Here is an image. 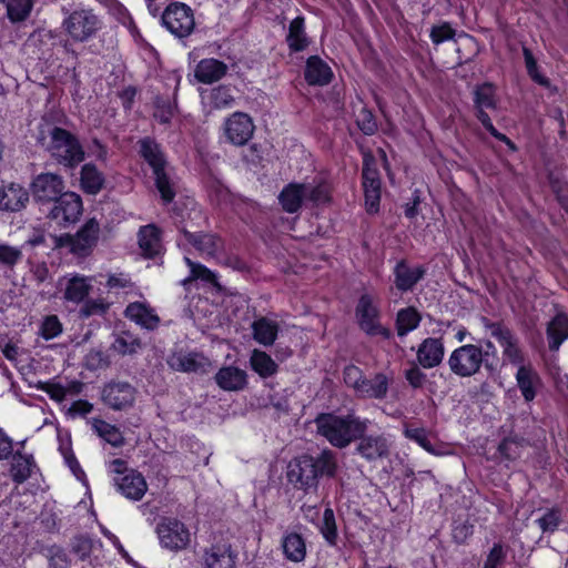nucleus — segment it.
Returning a JSON list of instances; mask_svg holds the SVG:
<instances>
[{
    "mask_svg": "<svg viewBox=\"0 0 568 568\" xmlns=\"http://www.w3.org/2000/svg\"><path fill=\"white\" fill-rule=\"evenodd\" d=\"M338 469L337 455L324 448L317 456L303 454L290 460L286 468L287 481L305 494H315L318 489L320 478L336 476Z\"/></svg>",
    "mask_w": 568,
    "mask_h": 568,
    "instance_id": "1",
    "label": "nucleus"
},
{
    "mask_svg": "<svg viewBox=\"0 0 568 568\" xmlns=\"http://www.w3.org/2000/svg\"><path fill=\"white\" fill-rule=\"evenodd\" d=\"M317 434L323 436L332 446L343 449L361 437L368 428L371 422L367 418L348 413L336 415L322 413L314 420Z\"/></svg>",
    "mask_w": 568,
    "mask_h": 568,
    "instance_id": "2",
    "label": "nucleus"
},
{
    "mask_svg": "<svg viewBox=\"0 0 568 568\" xmlns=\"http://www.w3.org/2000/svg\"><path fill=\"white\" fill-rule=\"evenodd\" d=\"M63 32L75 43H85L97 38L104 28V21L93 8L80 4L73 9L62 8Z\"/></svg>",
    "mask_w": 568,
    "mask_h": 568,
    "instance_id": "3",
    "label": "nucleus"
},
{
    "mask_svg": "<svg viewBox=\"0 0 568 568\" xmlns=\"http://www.w3.org/2000/svg\"><path fill=\"white\" fill-rule=\"evenodd\" d=\"M48 138L45 149L59 164L72 169L84 160V150L70 131L53 125L48 130Z\"/></svg>",
    "mask_w": 568,
    "mask_h": 568,
    "instance_id": "4",
    "label": "nucleus"
},
{
    "mask_svg": "<svg viewBox=\"0 0 568 568\" xmlns=\"http://www.w3.org/2000/svg\"><path fill=\"white\" fill-rule=\"evenodd\" d=\"M140 155L151 166L156 190L161 194L164 203H170L175 197L174 183L166 172L168 162L158 144L151 138H144L139 141Z\"/></svg>",
    "mask_w": 568,
    "mask_h": 568,
    "instance_id": "5",
    "label": "nucleus"
},
{
    "mask_svg": "<svg viewBox=\"0 0 568 568\" xmlns=\"http://www.w3.org/2000/svg\"><path fill=\"white\" fill-rule=\"evenodd\" d=\"M447 364L450 372L462 378L475 376L483 366L489 372L495 369L494 364L488 361V352H484V347L477 344H465L455 348Z\"/></svg>",
    "mask_w": 568,
    "mask_h": 568,
    "instance_id": "6",
    "label": "nucleus"
},
{
    "mask_svg": "<svg viewBox=\"0 0 568 568\" xmlns=\"http://www.w3.org/2000/svg\"><path fill=\"white\" fill-rule=\"evenodd\" d=\"M83 213V203L79 194L67 191L50 203L47 219L57 226L67 229L80 221Z\"/></svg>",
    "mask_w": 568,
    "mask_h": 568,
    "instance_id": "7",
    "label": "nucleus"
},
{
    "mask_svg": "<svg viewBox=\"0 0 568 568\" xmlns=\"http://www.w3.org/2000/svg\"><path fill=\"white\" fill-rule=\"evenodd\" d=\"M162 26L175 38L184 39L195 30L194 12L185 3L172 2L161 14Z\"/></svg>",
    "mask_w": 568,
    "mask_h": 568,
    "instance_id": "8",
    "label": "nucleus"
},
{
    "mask_svg": "<svg viewBox=\"0 0 568 568\" xmlns=\"http://www.w3.org/2000/svg\"><path fill=\"white\" fill-rule=\"evenodd\" d=\"M480 323L484 328L494 337L503 348V356L509 363L519 365L523 363L524 357L519 347V338L517 335L503 322H493L483 316Z\"/></svg>",
    "mask_w": 568,
    "mask_h": 568,
    "instance_id": "9",
    "label": "nucleus"
},
{
    "mask_svg": "<svg viewBox=\"0 0 568 568\" xmlns=\"http://www.w3.org/2000/svg\"><path fill=\"white\" fill-rule=\"evenodd\" d=\"M357 323L367 335L382 336L387 339L390 337V331L379 323V311L374 304V298L369 294H363L355 308Z\"/></svg>",
    "mask_w": 568,
    "mask_h": 568,
    "instance_id": "10",
    "label": "nucleus"
},
{
    "mask_svg": "<svg viewBox=\"0 0 568 568\" xmlns=\"http://www.w3.org/2000/svg\"><path fill=\"white\" fill-rule=\"evenodd\" d=\"M99 232V223L94 219H90L74 235H61L58 244L69 247L72 253L79 256H85L97 244Z\"/></svg>",
    "mask_w": 568,
    "mask_h": 568,
    "instance_id": "11",
    "label": "nucleus"
},
{
    "mask_svg": "<svg viewBox=\"0 0 568 568\" xmlns=\"http://www.w3.org/2000/svg\"><path fill=\"white\" fill-rule=\"evenodd\" d=\"M34 201L41 205L50 204L64 194L65 183L61 175L45 172L38 174L31 183Z\"/></svg>",
    "mask_w": 568,
    "mask_h": 568,
    "instance_id": "12",
    "label": "nucleus"
},
{
    "mask_svg": "<svg viewBox=\"0 0 568 568\" xmlns=\"http://www.w3.org/2000/svg\"><path fill=\"white\" fill-rule=\"evenodd\" d=\"M136 393L129 382L111 381L102 387L101 399L113 410H125L134 405Z\"/></svg>",
    "mask_w": 568,
    "mask_h": 568,
    "instance_id": "13",
    "label": "nucleus"
},
{
    "mask_svg": "<svg viewBox=\"0 0 568 568\" xmlns=\"http://www.w3.org/2000/svg\"><path fill=\"white\" fill-rule=\"evenodd\" d=\"M363 190L365 205L369 213H376L381 201V178L373 156H365L363 162Z\"/></svg>",
    "mask_w": 568,
    "mask_h": 568,
    "instance_id": "14",
    "label": "nucleus"
},
{
    "mask_svg": "<svg viewBox=\"0 0 568 568\" xmlns=\"http://www.w3.org/2000/svg\"><path fill=\"white\" fill-rule=\"evenodd\" d=\"M255 125L252 118L244 112H234L224 122L226 141L233 145H245L253 136Z\"/></svg>",
    "mask_w": 568,
    "mask_h": 568,
    "instance_id": "15",
    "label": "nucleus"
},
{
    "mask_svg": "<svg viewBox=\"0 0 568 568\" xmlns=\"http://www.w3.org/2000/svg\"><path fill=\"white\" fill-rule=\"evenodd\" d=\"M160 544L168 549L179 550L187 546L190 532L183 523L172 519H162L156 527Z\"/></svg>",
    "mask_w": 568,
    "mask_h": 568,
    "instance_id": "16",
    "label": "nucleus"
},
{
    "mask_svg": "<svg viewBox=\"0 0 568 568\" xmlns=\"http://www.w3.org/2000/svg\"><path fill=\"white\" fill-rule=\"evenodd\" d=\"M116 490L125 498L139 501L148 491V484L144 476L135 469L126 470L113 477Z\"/></svg>",
    "mask_w": 568,
    "mask_h": 568,
    "instance_id": "17",
    "label": "nucleus"
},
{
    "mask_svg": "<svg viewBox=\"0 0 568 568\" xmlns=\"http://www.w3.org/2000/svg\"><path fill=\"white\" fill-rule=\"evenodd\" d=\"M171 368L184 373H207L211 368V362L200 353H175L169 359Z\"/></svg>",
    "mask_w": 568,
    "mask_h": 568,
    "instance_id": "18",
    "label": "nucleus"
},
{
    "mask_svg": "<svg viewBox=\"0 0 568 568\" xmlns=\"http://www.w3.org/2000/svg\"><path fill=\"white\" fill-rule=\"evenodd\" d=\"M357 439L356 452L368 462L387 457L389 454V443L384 435L363 434Z\"/></svg>",
    "mask_w": 568,
    "mask_h": 568,
    "instance_id": "19",
    "label": "nucleus"
},
{
    "mask_svg": "<svg viewBox=\"0 0 568 568\" xmlns=\"http://www.w3.org/2000/svg\"><path fill=\"white\" fill-rule=\"evenodd\" d=\"M202 564L205 568H234L235 555L227 542L211 545L204 550Z\"/></svg>",
    "mask_w": 568,
    "mask_h": 568,
    "instance_id": "20",
    "label": "nucleus"
},
{
    "mask_svg": "<svg viewBox=\"0 0 568 568\" xmlns=\"http://www.w3.org/2000/svg\"><path fill=\"white\" fill-rule=\"evenodd\" d=\"M445 347L442 338L427 337L417 349L418 364L426 369L438 366L444 358Z\"/></svg>",
    "mask_w": 568,
    "mask_h": 568,
    "instance_id": "21",
    "label": "nucleus"
},
{
    "mask_svg": "<svg viewBox=\"0 0 568 568\" xmlns=\"http://www.w3.org/2000/svg\"><path fill=\"white\" fill-rule=\"evenodd\" d=\"M182 232L187 243L193 245L204 257H215L223 250V241L214 234L192 233L186 230Z\"/></svg>",
    "mask_w": 568,
    "mask_h": 568,
    "instance_id": "22",
    "label": "nucleus"
},
{
    "mask_svg": "<svg viewBox=\"0 0 568 568\" xmlns=\"http://www.w3.org/2000/svg\"><path fill=\"white\" fill-rule=\"evenodd\" d=\"M143 348L142 339L129 329H118L113 334L110 351L122 357L134 356Z\"/></svg>",
    "mask_w": 568,
    "mask_h": 568,
    "instance_id": "23",
    "label": "nucleus"
},
{
    "mask_svg": "<svg viewBox=\"0 0 568 568\" xmlns=\"http://www.w3.org/2000/svg\"><path fill=\"white\" fill-rule=\"evenodd\" d=\"M426 270L424 266H410L404 260L399 261L394 268V283L397 290L407 292L424 277Z\"/></svg>",
    "mask_w": 568,
    "mask_h": 568,
    "instance_id": "24",
    "label": "nucleus"
},
{
    "mask_svg": "<svg viewBox=\"0 0 568 568\" xmlns=\"http://www.w3.org/2000/svg\"><path fill=\"white\" fill-rule=\"evenodd\" d=\"M29 202V192L20 184L11 183L0 190V210L19 212Z\"/></svg>",
    "mask_w": 568,
    "mask_h": 568,
    "instance_id": "25",
    "label": "nucleus"
},
{
    "mask_svg": "<svg viewBox=\"0 0 568 568\" xmlns=\"http://www.w3.org/2000/svg\"><path fill=\"white\" fill-rule=\"evenodd\" d=\"M304 75L308 84L323 87L332 81L333 71L318 55H312L306 61Z\"/></svg>",
    "mask_w": 568,
    "mask_h": 568,
    "instance_id": "26",
    "label": "nucleus"
},
{
    "mask_svg": "<svg viewBox=\"0 0 568 568\" xmlns=\"http://www.w3.org/2000/svg\"><path fill=\"white\" fill-rule=\"evenodd\" d=\"M281 547L284 557L292 562H302L307 552L305 538L296 531H285Z\"/></svg>",
    "mask_w": 568,
    "mask_h": 568,
    "instance_id": "27",
    "label": "nucleus"
},
{
    "mask_svg": "<svg viewBox=\"0 0 568 568\" xmlns=\"http://www.w3.org/2000/svg\"><path fill=\"white\" fill-rule=\"evenodd\" d=\"M124 315L149 331L155 329L160 323V318L153 310L140 302L130 303L124 310Z\"/></svg>",
    "mask_w": 568,
    "mask_h": 568,
    "instance_id": "28",
    "label": "nucleus"
},
{
    "mask_svg": "<svg viewBox=\"0 0 568 568\" xmlns=\"http://www.w3.org/2000/svg\"><path fill=\"white\" fill-rule=\"evenodd\" d=\"M227 72V65L217 59H203L195 68L196 80L204 84H211L221 80Z\"/></svg>",
    "mask_w": 568,
    "mask_h": 568,
    "instance_id": "29",
    "label": "nucleus"
},
{
    "mask_svg": "<svg viewBox=\"0 0 568 568\" xmlns=\"http://www.w3.org/2000/svg\"><path fill=\"white\" fill-rule=\"evenodd\" d=\"M216 384L224 390H241L247 384L245 371L235 366H225L215 374Z\"/></svg>",
    "mask_w": 568,
    "mask_h": 568,
    "instance_id": "30",
    "label": "nucleus"
},
{
    "mask_svg": "<svg viewBox=\"0 0 568 568\" xmlns=\"http://www.w3.org/2000/svg\"><path fill=\"white\" fill-rule=\"evenodd\" d=\"M283 210L287 213H296L305 203V191L303 183H290L278 195Z\"/></svg>",
    "mask_w": 568,
    "mask_h": 568,
    "instance_id": "31",
    "label": "nucleus"
},
{
    "mask_svg": "<svg viewBox=\"0 0 568 568\" xmlns=\"http://www.w3.org/2000/svg\"><path fill=\"white\" fill-rule=\"evenodd\" d=\"M92 288V277L80 274L72 275L65 285L64 298L69 302L81 303Z\"/></svg>",
    "mask_w": 568,
    "mask_h": 568,
    "instance_id": "32",
    "label": "nucleus"
},
{
    "mask_svg": "<svg viewBox=\"0 0 568 568\" xmlns=\"http://www.w3.org/2000/svg\"><path fill=\"white\" fill-rule=\"evenodd\" d=\"M519 365L516 373L517 386L525 400L531 402L536 397V387L539 384V376L532 367Z\"/></svg>",
    "mask_w": 568,
    "mask_h": 568,
    "instance_id": "33",
    "label": "nucleus"
},
{
    "mask_svg": "<svg viewBox=\"0 0 568 568\" xmlns=\"http://www.w3.org/2000/svg\"><path fill=\"white\" fill-rule=\"evenodd\" d=\"M253 338L261 345L271 346L278 334V324L267 317L255 320L252 325Z\"/></svg>",
    "mask_w": 568,
    "mask_h": 568,
    "instance_id": "34",
    "label": "nucleus"
},
{
    "mask_svg": "<svg viewBox=\"0 0 568 568\" xmlns=\"http://www.w3.org/2000/svg\"><path fill=\"white\" fill-rule=\"evenodd\" d=\"M387 392L388 378L386 375L378 373L372 379L365 377L356 394L366 398L382 399L386 397Z\"/></svg>",
    "mask_w": 568,
    "mask_h": 568,
    "instance_id": "35",
    "label": "nucleus"
},
{
    "mask_svg": "<svg viewBox=\"0 0 568 568\" xmlns=\"http://www.w3.org/2000/svg\"><path fill=\"white\" fill-rule=\"evenodd\" d=\"M36 463L32 455L16 453L12 457L10 474L16 484H22L32 475Z\"/></svg>",
    "mask_w": 568,
    "mask_h": 568,
    "instance_id": "36",
    "label": "nucleus"
},
{
    "mask_svg": "<svg viewBox=\"0 0 568 568\" xmlns=\"http://www.w3.org/2000/svg\"><path fill=\"white\" fill-rule=\"evenodd\" d=\"M547 337L550 351H558L562 342L568 338V317L565 314H558L550 321Z\"/></svg>",
    "mask_w": 568,
    "mask_h": 568,
    "instance_id": "37",
    "label": "nucleus"
},
{
    "mask_svg": "<svg viewBox=\"0 0 568 568\" xmlns=\"http://www.w3.org/2000/svg\"><path fill=\"white\" fill-rule=\"evenodd\" d=\"M139 246L149 257L159 254L161 250L160 230L153 224L142 226L139 231Z\"/></svg>",
    "mask_w": 568,
    "mask_h": 568,
    "instance_id": "38",
    "label": "nucleus"
},
{
    "mask_svg": "<svg viewBox=\"0 0 568 568\" xmlns=\"http://www.w3.org/2000/svg\"><path fill=\"white\" fill-rule=\"evenodd\" d=\"M286 42L291 51L300 52L307 48L310 41L305 32V24L303 17L293 19L288 27Z\"/></svg>",
    "mask_w": 568,
    "mask_h": 568,
    "instance_id": "39",
    "label": "nucleus"
},
{
    "mask_svg": "<svg viewBox=\"0 0 568 568\" xmlns=\"http://www.w3.org/2000/svg\"><path fill=\"white\" fill-rule=\"evenodd\" d=\"M91 424L97 435L113 447H120L124 444L123 434L115 425L100 418H93Z\"/></svg>",
    "mask_w": 568,
    "mask_h": 568,
    "instance_id": "40",
    "label": "nucleus"
},
{
    "mask_svg": "<svg viewBox=\"0 0 568 568\" xmlns=\"http://www.w3.org/2000/svg\"><path fill=\"white\" fill-rule=\"evenodd\" d=\"M252 369L257 373L262 378L273 376L277 372V364L265 352L254 349L250 357Z\"/></svg>",
    "mask_w": 568,
    "mask_h": 568,
    "instance_id": "41",
    "label": "nucleus"
},
{
    "mask_svg": "<svg viewBox=\"0 0 568 568\" xmlns=\"http://www.w3.org/2000/svg\"><path fill=\"white\" fill-rule=\"evenodd\" d=\"M81 186L88 194H97L104 184L102 173L93 164H84L81 170Z\"/></svg>",
    "mask_w": 568,
    "mask_h": 568,
    "instance_id": "42",
    "label": "nucleus"
},
{
    "mask_svg": "<svg viewBox=\"0 0 568 568\" xmlns=\"http://www.w3.org/2000/svg\"><path fill=\"white\" fill-rule=\"evenodd\" d=\"M305 191V203L314 206L326 204L331 201V185L325 181L317 183H303Z\"/></svg>",
    "mask_w": 568,
    "mask_h": 568,
    "instance_id": "43",
    "label": "nucleus"
},
{
    "mask_svg": "<svg viewBox=\"0 0 568 568\" xmlns=\"http://www.w3.org/2000/svg\"><path fill=\"white\" fill-rule=\"evenodd\" d=\"M404 435L406 438L414 440L420 447H423L429 454L440 456L444 455L443 445H434L429 440L428 433L425 428L422 427H406L404 429Z\"/></svg>",
    "mask_w": 568,
    "mask_h": 568,
    "instance_id": "44",
    "label": "nucleus"
},
{
    "mask_svg": "<svg viewBox=\"0 0 568 568\" xmlns=\"http://www.w3.org/2000/svg\"><path fill=\"white\" fill-rule=\"evenodd\" d=\"M420 315L414 307H406L397 313L396 329L399 336L414 331L420 323Z\"/></svg>",
    "mask_w": 568,
    "mask_h": 568,
    "instance_id": "45",
    "label": "nucleus"
},
{
    "mask_svg": "<svg viewBox=\"0 0 568 568\" xmlns=\"http://www.w3.org/2000/svg\"><path fill=\"white\" fill-rule=\"evenodd\" d=\"M97 545L101 546V542L85 535L75 536L70 544L71 551L77 555L80 560L89 558Z\"/></svg>",
    "mask_w": 568,
    "mask_h": 568,
    "instance_id": "46",
    "label": "nucleus"
},
{
    "mask_svg": "<svg viewBox=\"0 0 568 568\" xmlns=\"http://www.w3.org/2000/svg\"><path fill=\"white\" fill-rule=\"evenodd\" d=\"M0 2L6 6L8 17L12 21L24 20L32 9V0H0Z\"/></svg>",
    "mask_w": 568,
    "mask_h": 568,
    "instance_id": "47",
    "label": "nucleus"
},
{
    "mask_svg": "<svg viewBox=\"0 0 568 568\" xmlns=\"http://www.w3.org/2000/svg\"><path fill=\"white\" fill-rule=\"evenodd\" d=\"M474 102L476 109H495L496 100L494 87L489 83H484L477 87L475 90Z\"/></svg>",
    "mask_w": 568,
    "mask_h": 568,
    "instance_id": "48",
    "label": "nucleus"
},
{
    "mask_svg": "<svg viewBox=\"0 0 568 568\" xmlns=\"http://www.w3.org/2000/svg\"><path fill=\"white\" fill-rule=\"evenodd\" d=\"M523 54H524V59H525V65L527 69V73L531 78V80L544 88H549L550 81L548 78H546L545 75H542L539 72L537 61H536L531 50L524 47Z\"/></svg>",
    "mask_w": 568,
    "mask_h": 568,
    "instance_id": "49",
    "label": "nucleus"
},
{
    "mask_svg": "<svg viewBox=\"0 0 568 568\" xmlns=\"http://www.w3.org/2000/svg\"><path fill=\"white\" fill-rule=\"evenodd\" d=\"M526 446V440L519 437H507L498 446V452L501 456L509 460L517 459L523 448Z\"/></svg>",
    "mask_w": 568,
    "mask_h": 568,
    "instance_id": "50",
    "label": "nucleus"
},
{
    "mask_svg": "<svg viewBox=\"0 0 568 568\" xmlns=\"http://www.w3.org/2000/svg\"><path fill=\"white\" fill-rule=\"evenodd\" d=\"M536 523L544 534H552L561 523V513L557 508L547 509Z\"/></svg>",
    "mask_w": 568,
    "mask_h": 568,
    "instance_id": "51",
    "label": "nucleus"
},
{
    "mask_svg": "<svg viewBox=\"0 0 568 568\" xmlns=\"http://www.w3.org/2000/svg\"><path fill=\"white\" fill-rule=\"evenodd\" d=\"M44 556L49 561L50 568H69L70 566L68 554L58 545L47 547L44 549Z\"/></svg>",
    "mask_w": 568,
    "mask_h": 568,
    "instance_id": "52",
    "label": "nucleus"
},
{
    "mask_svg": "<svg viewBox=\"0 0 568 568\" xmlns=\"http://www.w3.org/2000/svg\"><path fill=\"white\" fill-rule=\"evenodd\" d=\"M356 123L358 129L366 135H372L377 130V123L373 112L365 105H362L356 113Z\"/></svg>",
    "mask_w": 568,
    "mask_h": 568,
    "instance_id": "53",
    "label": "nucleus"
},
{
    "mask_svg": "<svg viewBox=\"0 0 568 568\" xmlns=\"http://www.w3.org/2000/svg\"><path fill=\"white\" fill-rule=\"evenodd\" d=\"M186 265L190 267L191 278L201 280L205 283L217 285L216 275L206 266L193 262L189 257H184Z\"/></svg>",
    "mask_w": 568,
    "mask_h": 568,
    "instance_id": "54",
    "label": "nucleus"
},
{
    "mask_svg": "<svg viewBox=\"0 0 568 568\" xmlns=\"http://www.w3.org/2000/svg\"><path fill=\"white\" fill-rule=\"evenodd\" d=\"M175 106L169 99L158 97L154 101L153 116L160 123H169L174 115Z\"/></svg>",
    "mask_w": 568,
    "mask_h": 568,
    "instance_id": "55",
    "label": "nucleus"
},
{
    "mask_svg": "<svg viewBox=\"0 0 568 568\" xmlns=\"http://www.w3.org/2000/svg\"><path fill=\"white\" fill-rule=\"evenodd\" d=\"M234 97L229 87L219 85L211 92V103L216 109L229 108L233 104Z\"/></svg>",
    "mask_w": 568,
    "mask_h": 568,
    "instance_id": "56",
    "label": "nucleus"
},
{
    "mask_svg": "<svg viewBox=\"0 0 568 568\" xmlns=\"http://www.w3.org/2000/svg\"><path fill=\"white\" fill-rule=\"evenodd\" d=\"M321 531L331 545H334L337 538V528L333 509L326 508L323 514Z\"/></svg>",
    "mask_w": 568,
    "mask_h": 568,
    "instance_id": "57",
    "label": "nucleus"
},
{
    "mask_svg": "<svg viewBox=\"0 0 568 568\" xmlns=\"http://www.w3.org/2000/svg\"><path fill=\"white\" fill-rule=\"evenodd\" d=\"M110 307L103 298L88 300L81 306L79 313L81 317L88 318L95 315H104Z\"/></svg>",
    "mask_w": 568,
    "mask_h": 568,
    "instance_id": "58",
    "label": "nucleus"
},
{
    "mask_svg": "<svg viewBox=\"0 0 568 568\" xmlns=\"http://www.w3.org/2000/svg\"><path fill=\"white\" fill-rule=\"evenodd\" d=\"M22 257L23 254L20 248L0 243V265L13 268Z\"/></svg>",
    "mask_w": 568,
    "mask_h": 568,
    "instance_id": "59",
    "label": "nucleus"
},
{
    "mask_svg": "<svg viewBox=\"0 0 568 568\" xmlns=\"http://www.w3.org/2000/svg\"><path fill=\"white\" fill-rule=\"evenodd\" d=\"M62 333V324L58 316L49 315L44 317L40 326V335L44 339H52Z\"/></svg>",
    "mask_w": 568,
    "mask_h": 568,
    "instance_id": "60",
    "label": "nucleus"
},
{
    "mask_svg": "<svg viewBox=\"0 0 568 568\" xmlns=\"http://www.w3.org/2000/svg\"><path fill=\"white\" fill-rule=\"evenodd\" d=\"M364 378L362 369L355 365H347L343 371L344 383L355 392L361 387Z\"/></svg>",
    "mask_w": 568,
    "mask_h": 568,
    "instance_id": "61",
    "label": "nucleus"
},
{
    "mask_svg": "<svg viewBox=\"0 0 568 568\" xmlns=\"http://www.w3.org/2000/svg\"><path fill=\"white\" fill-rule=\"evenodd\" d=\"M474 526L468 521L456 523L453 527L452 536L455 542L464 544L473 535Z\"/></svg>",
    "mask_w": 568,
    "mask_h": 568,
    "instance_id": "62",
    "label": "nucleus"
},
{
    "mask_svg": "<svg viewBox=\"0 0 568 568\" xmlns=\"http://www.w3.org/2000/svg\"><path fill=\"white\" fill-rule=\"evenodd\" d=\"M506 554L503 549V546L501 544L497 542L490 549L485 560L484 568H497L499 565L504 562Z\"/></svg>",
    "mask_w": 568,
    "mask_h": 568,
    "instance_id": "63",
    "label": "nucleus"
},
{
    "mask_svg": "<svg viewBox=\"0 0 568 568\" xmlns=\"http://www.w3.org/2000/svg\"><path fill=\"white\" fill-rule=\"evenodd\" d=\"M455 31L448 23L434 26L430 30V39L435 44H439L446 40L454 38Z\"/></svg>",
    "mask_w": 568,
    "mask_h": 568,
    "instance_id": "64",
    "label": "nucleus"
}]
</instances>
